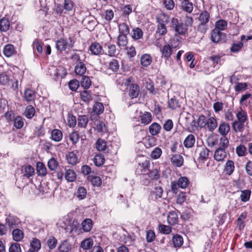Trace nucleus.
<instances>
[{
    "mask_svg": "<svg viewBox=\"0 0 252 252\" xmlns=\"http://www.w3.org/2000/svg\"><path fill=\"white\" fill-rule=\"evenodd\" d=\"M169 27L180 35L184 34L187 31L186 25L175 17L171 19Z\"/></svg>",
    "mask_w": 252,
    "mask_h": 252,
    "instance_id": "1",
    "label": "nucleus"
},
{
    "mask_svg": "<svg viewBox=\"0 0 252 252\" xmlns=\"http://www.w3.org/2000/svg\"><path fill=\"white\" fill-rule=\"evenodd\" d=\"M210 150L204 145L197 146L195 153L198 155V160L204 162L208 158Z\"/></svg>",
    "mask_w": 252,
    "mask_h": 252,
    "instance_id": "2",
    "label": "nucleus"
},
{
    "mask_svg": "<svg viewBox=\"0 0 252 252\" xmlns=\"http://www.w3.org/2000/svg\"><path fill=\"white\" fill-rule=\"evenodd\" d=\"M150 165V161L146 160L142 163L138 164L136 172L138 174L142 175L143 177L146 179L148 171H149Z\"/></svg>",
    "mask_w": 252,
    "mask_h": 252,
    "instance_id": "3",
    "label": "nucleus"
},
{
    "mask_svg": "<svg viewBox=\"0 0 252 252\" xmlns=\"http://www.w3.org/2000/svg\"><path fill=\"white\" fill-rule=\"evenodd\" d=\"M89 51L93 55L98 56L103 54L102 46L99 43L94 42L92 43L89 47Z\"/></svg>",
    "mask_w": 252,
    "mask_h": 252,
    "instance_id": "4",
    "label": "nucleus"
},
{
    "mask_svg": "<svg viewBox=\"0 0 252 252\" xmlns=\"http://www.w3.org/2000/svg\"><path fill=\"white\" fill-rule=\"evenodd\" d=\"M227 153L226 150L221 148H217L214 153V159L217 161H222L226 157Z\"/></svg>",
    "mask_w": 252,
    "mask_h": 252,
    "instance_id": "5",
    "label": "nucleus"
},
{
    "mask_svg": "<svg viewBox=\"0 0 252 252\" xmlns=\"http://www.w3.org/2000/svg\"><path fill=\"white\" fill-rule=\"evenodd\" d=\"M158 24L165 25L168 23H170L171 19L169 15L164 13L159 14L156 18Z\"/></svg>",
    "mask_w": 252,
    "mask_h": 252,
    "instance_id": "6",
    "label": "nucleus"
},
{
    "mask_svg": "<svg viewBox=\"0 0 252 252\" xmlns=\"http://www.w3.org/2000/svg\"><path fill=\"white\" fill-rule=\"evenodd\" d=\"M171 161L172 164L177 167H181L184 163V158L182 156L179 154L171 155Z\"/></svg>",
    "mask_w": 252,
    "mask_h": 252,
    "instance_id": "7",
    "label": "nucleus"
},
{
    "mask_svg": "<svg viewBox=\"0 0 252 252\" xmlns=\"http://www.w3.org/2000/svg\"><path fill=\"white\" fill-rule=\"evenodd\" d=\"M87 190L83 186H79L75 192L74 195L79 200H83L86 197Z\"/></svg>",
    "mask_w": 252,
    "mask_h": 252,
    "instance_id": "8",
    "label": "nucleus"
},
{
    "mask_svg": "<svg viewBox=\"0 0 252 252\" xmlns=\"http://www.w3.org/2000/svg\"><path fill=\"white\" fill-rule=\"evenodd\" d=\"M23 96L27 101L32 102L34 100L36 95L34 91L28 89L25 90Z\"/></svg>",
    "mask_w": 252,
    "mask_h": 252,
    "instance_id": "9",
    "label": "nucleus"
},
{
    "mask_svg": "<svg viewBox=\"0 0 252 252\" xmlns=\"http://www.w3.org/2000/svg\"><path fill=\"white\" fill-rule=\"evenodd\" d=\"M224 37V35L217 29H214L212 32L211 39L213 42L218 43L223 39L222 37Z\"/></svg>",
    "mask_w": 252,
    "mask_h": 252,
    "instance_id": "10",
    "label": "nucleus"
},
{
    "mask_svg": "<svg viewBox=\"0 0 252 252\" xmlns=\"http://www.w3.org/2000/svg\"><path fill=\"white\" fill-rule=\"evenodd\" d=\"M230 129L229 125L225 122H222L219 126L218 131L222 136H226L229 133Z\"/></svg>",
    "mask_w": 252,
    "mask_h": 252,
    "instance_id": "11",
    "label": "nucleus"
},
{
    "mask_svg": "<svg viewBox=\"0 0 252 252\" xmlns=\"http://www.w3.org/2000/svg\"><path fill=\"white\" fill-rule=\"evenodd\" d=\"M63 132L59 129H54L51 132V139L55 142H60L63 139Z\"/></svg>",
    "mask_w": 252,
    "mask_h": 252,
    "instance_id": "12",
    "label": "nucleus"
},
{
    "mask_svg": "<svg viewBox=\"0 0 252 252\" xmlns=\"http://www.w3.org/2000/svg\"><path fill=\"white\" fill-rule=\"evenodd\" d=\"M172 42L173 41L171 40L170 42L171 46L169 44L165 45L161 50L162 56L167 59H168L170 57L172 53V48L173 46L172 44Z\"/></svg>",
    "mask_w": 252,
    "mask_h": 252,
    "instance_id": "13",
    "label": "nucleus"
},
{
    "mask_svg": "<svg viewBox=\"0 0 252 252\" xmlns=\"http://www.w3.org/2000/svg\"><path fill=\"white\" fill-rule=\"evenodd\" d=\"M195 142V136L192 134L188 135L184 141V145L187 148H192Z\"/></svg>",
    "mask_w": 252,
    "mask_h": 252,
    "instance_id": "14",
    "label": "nucleus"
},
{
    "mask_svg": "<svg viewBox=\"0 0 252 252\" xmlns=\"http://www.w3.org/2000/svg\"><path fill=\"white\" fill-rule=\"evenodd\" d=\"M161 129L160 125L158 123L155 122L150 126L149 131L152 136H156L160 133Z\"/></svg>",
    "mask_w": 252,
    "mask_h": 252,
    "instance_id": "15",
    "label": "nucleus"
},
{
    "mask_svg": "<svg viewBox=\"0 0 252 252\" xmlns=\"http://www.w3.org/2000/svg\"><path fill=\"white\" fill-rule=\"evenodd\" d=\"M152 62V58L150 55L145 54L140 58V63L143 67H146L149 66Z\"/></svg>",
    "mask_w": 252,
    "mask_h": 252,
    "instance_id": "16",
    "label": "nucleus"
},
{
    "mask_svg": "<svg viewBox=\"0 0 252 252\" xmlns=\"http://www.w3.org/2000/svg\"><path fill=\"white\" fill-rule=\"evenodd\" d=\"M139 87L135 84H131L130 86L129 95L131 98H136L139 94Z\"/></svg>",
    "mask_w": 252,
    "mask_h": 252,
    "instance_id": "17",
    "label": "nucleus"
},
{
    "mask_svg": "<svg viewBox=\"0 0 252 252\" xmlns=\"http://www.w3.org/2000/svg\"><path fill=\"white\" fill-rule=\"evenodd\" d=\"M86 71L85 64L82 62L77 63L75 66V72L77 75L82 76Z\"/></svg>",
    "mask_w": 252,
    "mask_h": 252,
    "instance_id": "18",
    "label": "nucleus"
},
{
    "mask_svg": "<svg viewBox=\"0 0 252 252\" xmlns=\"http://www.w3.org/2000/svg\"><path fill=\"white\" fill-rule=\"evenodd\" d=\"M10 27V23L8 19L5 17L0 20V32H6Z\"/></svg>",
    "mask_w": 252,
    "mask_h": 252,
    "instance_id": "19",
    "label": "nucleus"
},
{
    "mask_svg": "<svg viewBox=\"0 0 252 252\" xmlns=\"http://www.w3.org/2000/svg\"><path fill=\"white\" fill-rule=\"evenodd\" d=\"M66 158L69 164L75 165L78 162V157L74 152L68 153L66 155Z\"/></svg>",
    "mask_w": 252,
    "mask_h": 252,
    "instance_id": "20",
    "label": "nucleus"
},
{
    "mask_svg": "<svg viewBox=\"0 0 252 252\" xmlns=\"http://www.w3.org/2000/svg\"><path fill=\"white\" fill-rule=\"evenodd\" d=\"M167 221L171 225H174L178 222V217L175 211L169 212L167 216Z\"/></svg>",
    "mask_w": 252,
    "mask_h": 252,
    "instance_id": "21",
    "label": "nucleus"
},
{
    "mask_svg": "<svg viewBox=\"0 0 252 252\" xmlns=\"http://www.w3.org/2000/svg\"><path fill=\"white\" fill-rule=\"evenodd\" d=\"M181 8L188 13H191L193 9V4L189 0H184L181 3Z\"/></svg>",
    "mask_w": 252,
    "mask_h": 252,
    "instance_id": "22",
    "label": "nucleus"
},
{
    "mask_svg": "<svg viewBox=\"0 0 252 252\" xmlns=\"http://www.w3.org/2000/svg\"><path fill=\"white\" fill-rule=\"evenodd\" d=\"M64 177L66 180L68 182H74L76 178V173L72 169H65Z\"/></svg>",
    "mask_w": 252,
    "mask_h": 252,
    "instance_id": "23",
    "label": "nucleus"
},
{
    "mask_svg": "<svg viewBox=\"0 0 252 252\" xmlns=\"http://www.w3.org/2000/svg\"><path fill=\"white\" fill-rule=\"evenodd\" d=\"M104 48L107 49V55L110 57H114L116 53V47L114 44L110 43H106L104 45Z\"/></svg>",
    "mask_w": 252,
    "mask_h": 252,
    "instance_id": "24",
    "label": "nucleus"
},
{
    "mask_svg": "<svg viewBox=\"0 0 252 252\" xmlns=\"http://www.w3.org/2000/svg\"><path fill=\"white\" fill-rule=\"evenodd\" d=\"M3 53L7 57H11L15 53V50L14 46L12 44L6 45L4 47Z\"/></svg>",
    "mask_w": 252,
    "mask_h": 252,
    "instance_id": "25",
    "label": "nucleus"
},
{
    "mask_svg": "<svg viewBox=\"0 0 252 252\" xmlns=\"http://www.w3.org/2000/svg\"><path fill=\"white\" fill-rule=\"evenodd\" d=\"M12 236L14 241L19 242L23 239L24 233L22 230L16 228L13 230Z\"/></svg>",
    "mask_w": 252,
    "mask_h": 252,
    "instance_id": "26",
    "label": "nucleus"
},
{
    "mask_svg": "<svg viewBox=\"0 0 252 252\" xmlns=\"http://www.w3.org/2000/svg\"><path fill=\"white\" fill-rule=\"evenodd\" d=\"M6 223L10 227L13 228L19 222V219L15 216L9 215L5 220Z\"/></svg>",
    "mask_w": 252,
    "mask_h": 252,
    "instance_id": "27",
    "label": "nucleus"
},
{
    "mask_svg": "<svg viewBox=\"0 0 252 252\" xmlns=\"http://www.w3.org/2000/svg\"><path fill=\"white\" fill-rule=\"evenodd\" d=\"M37 173L39 176H45L47 174V169L45 165L41 162L36 163Z\"/></svg>",
    "mask_w": 252,
    "mask_h": 252,
    "instance_id": "28",
    "label": "nucleus"
},
{
    "mask_svg": "<svg viewBox=\"0 0 252 252\" xmlns=\"http://www.w3.org/2000/svg\"><path fill=\"white\" fill-rule=\"evenodd\" d=\"M232 127L235 132H242L244 129V123L234 121L232 124Z\"/></svg>",
    "mask_w": 252,
    "mask_h": 252,
    "instance_id": "29",
    "label": "nucleus"
},
{
    "mask_svg": "<svg viewBox=\"0 0 252 252\" xmlns=\"http://www.w3.org/2000/svg\"><path fill=\"white\" fill-rule=\"evenodd\" d=\"M67 45V42L65 39L60 38L56 42V48L58 51H60V52H61L66 49Z\"/></svg>",
    "mask_w": 252,
    "mask_h": 252,
    "instance_id": "30",
    "label": "nucleus"
},
{
    "mask_svg": "<svg viewBox=\"0 0 252 252\" xmlns=\"http://www.w3.org/2000/svg\"><path fill=\"white\" fill-rule=\"evenodd\" d=\"M83 230L85 232H89L93 227V221L90 219H85L81 224Z\"/></svg>",
    "mask_w": 252,
    "mask_h": 252,
    "instance_id": "31",
    "label": "nucleus"
},
{
    "mask_svg": "<svg viewBox=\"0 0 252 252\" xmlns=\"http://www.w3.org/2000/svg\"><path fill=\"white\" fill-rule=\"evenodd\" d=\"M183 238L179 234L175 235L172 238V243L175 248H180L183 244Z\"/></svg>",
    "mask_w": 252,
    "mask_h": 252,
    "instance_id": "32",
    "label": "nucleus"
},
{
    "mask_svg": "<svg viewBox=\"0 0 252 252\" xmlns=\"http://www.w3.org/2000/svg\"><path fill=\"white\" fill-rule=\"evenodd\" d=\"M80 95L81 100L86 103H88L92 100V94L90 91L87 90L82 92Z\"/></svg>",
    "mask_w": 252,
    "mask_h": 252,
    "instance_id": "33",
    "label": "nucleus"
},
{
    "mask_svg": "<svg viewBox=\"0 0 252 252\" xmlns=\"http://www.w3.org/2000/svg\"><path fill=\"white\" fill-rule=\"evenodd\" d=\"M237 121L245 123L248 120V115L247 112L242 109L236 114Z\"/></svg>",
    "mask_w": 252,
    "mask_h": 252,
    "instance_id": "34",
    "label": "nucleus"
},
{
    "mask_svg": "<svg viewBox=\"0 0 252 252\" xmlns=\"http://www.w3.org/2000/svg\"><path fill=\"white\" fill-rule=\"evenodd\" d=\"M235 168L234 163L232 160H228L225 163L224 171L226 172V174L228 175H231Z\"/></svg>",
    "mask_w": 252,
    "mask_h": 252,
    "instance_id": "35",
    "label": "nucleus"
},
{
    "mask_svg": "<svg viewBox=\"0 0 252 252\" xmlns=\"http://www.w3.org/2000/svg\"><path fill=\"white\" fill-rule=\"evenodd\" d=\"M94 125L95 126V129L97 132L104 133L107 131V127L103 122L96 121L94 122Z\"/></svg>",
    "mask_w": 252,
    "mask_h": 252,
    "instance_id": "36",
    "label": "nucleus"
},
{
    "mask_svg": "<svg viewBox=\"0 0 252 252\" xmlns=\"http://www.w3.org/2000/svg\"><path fill=\"white\" fill-rule=\"evenodd\" d=\"M189 184V181L186 177H181L177 181V185L179 188L186 189Z\"/></svg>",
    "mask_w": 252,
    "mask_h": 252,
    "instance_id": "37",
    "label": "nucleus"
},
{
    "mask_svg": "<svg viewBox=\"0 0 252 252\" xmlns=\"http://www.w3.org/2000/svg\"><path fill=\"white\" fill-rule=\"evenodd\" d=\"M207 128L210 131H214L217 127V122L214 117H211L208 119Z\"/></svg>",
    "mask_w": 252,
    "mask_h": 252,
    "instance_id": "38",
    "label": "nucleus"
},
{
    "mask_svg": "<svg viewBox=\"0 0 252 252\" xmlns=\"http://www.w3.org/2000/svg\"><path fill=\"white\" fill-rule=\"evenodd\" d=\"M9 76L5 72L0 73V85L7 86L9 85Z\"/></svg>",
    "mask_w": 252,
    "mask_h": 252,
    "instance_id": "39",
    "label": "nucleus"
},
{
    "mask_svg": "<svg viewBox=\"0 0 252 252\" xmlns=\"http://www.w3.org/2000/svg\"><path fill=\"white\" fill-rule=\"evenodd\" d=\"M35 113V109L32 105H28L26 107L24 114L28 119H32Z\"/></svg>",
    "mask_w": 252,
    "mask_h": 252,
    "instance_id": "40",
    "label": "nucleus"
},
{
    "mask_svg": "<svg viewBox=\"0 0 252 252\" xmlns=\"http://www.w3.org/2000/svg\"><path fill=\"white\" fill-rule=\"evenodd\" d=\"M104 111L103 104L101 102H96L93 108V112L96 115H100Z\"/></svg>",
    "mask_w": 252,
    "mask_h": 252,
    "instance_id": "41",
    "label": "nucleus"
},
{
    "mask_svg": "<svg viewBox=\"0 0 252 252\" xmlns=\"http://www.w3.org/2000/svg\"><path fill=\"white\" fill-rule=\"evenodd\" d=\"M77 120L78 126L85 128L88 124L89 119L87 116L82 115L79 116Z\"/></svg>",
    "mask_w": 252,
    "mask_h": 252,
    "instance_id": "42",
    "label": "nucleus"
},
{
    "mask_svg": "<svg viewBox=\"0 0 252 252\" xmlns=\"http://www.w3.org/2000/svg\"><path fill=\"white\" fill-rule=\"evenodd\" d=\"M141 123L146 125L152 121V115L150 112H146L140 116Z\"/></svg>",
    "mask_w": 252,
    "mask_h": 252,
    "instance_id": "43",
    "label": "nucleus"
},
{
    "mask_svg": "<svg viewBox=\"0 0 252 252\" xmlns=\"http://www.w3.org/2000/svg\"><path fill=\"white\" fill-rule=\"evenodd\" d=\"M210 14L207 11H203L200 14L199 18L200 24H206L209 20Z\"/></svg>",
    "mask_w": 252,
    "mask_h": 252,
    "instance_id": "44",
    "label": "nucleus"
},
{
    "mask_svg": "<svg viewBox=\"0 0 252 252\" xmlns=\"http://www.w3.org/2000/svg\"><path fill=\"white\" fill-rule=\"evenodd\" d=\"M229 141L228 138L226 136H222L220 139L219 147L221 149L226 150L228 147Z\"/></svg>",
    "mask_w": 252,
    "mask_h": 252,
    "instance_id": "45",
    "label": "nucleus"
},
{
    "mask_svg": "<svg viewBox=\"0 0 252 252\" xmlns=\"http://www.w3.org/2000/svg\"><path fill=\"white\" fill-rule=\"evenodd\" d=\"M93 245V241L91 238L86 239L82 241L80 244V247L83 250L90 249Z\"/></svg>",
    "mask_w": 252,
    "mask_h": 252,
    "instance_id": "46",
    "label": "nucleus"
},
{
    "mask_svg": "<svg viewBox=\"0 0 252 252\" xmlns=\"http://www.w3.org/2000/svg\"><path fill=\"white\" fill-rule=\"evenodd\" d=\"M105 158L102 154H97L94 158V162L97 166H100L104 164Z\"/></svg>",
    "mask_w": 252,
    "mask_h": 252,
    "instance_id": "47",
    "label": "nucleus"
},
{
    "mask_svg": "<svg viewBox=\"0 0 252 252\" xmlns=\"http://www.w3.org/2000/svg\"><path fill=\"white\" fill-rule=\"evenodd\" d=\"M24 176L30 178L34 173V169L30 165H26L24 169Z\"/></svg>",
    "mask_w": 252,
    "mask_h": 252,
    "instance_id": "48",
    "label": "nucleus"
},
{
    "mask_svg": "<svg viewBox=\"0 0 252 252\" xmlns=\"http://www.w3.org/2000/svg\"><path fill=\"white\" fill-rule=\"evenodd\" d=\"M159 177L160 174L158 171L156 169H154L151 170L149 169V171H148L146 178L149 177L151 180H158L159 179Z\"/></svg>",
    "mask_w": 252,
    "mask_h": 252,
    "instance_id": "49",
    "label": "nucleus"
},
{
    "mask_svg": "<svg viewBox=\"0 0 252 252\" xmlns=\"http://www.w3.org/2000/svg\"><path fill=\"white\" fill-rule=\"evenodd\" d=\"M88 180H90L94 187H100L102 184L100 177L98 176H89Z\"/></svg>",
    "mask_w": 252,
    "mask_h": 252,
    "instance_id": "50",
    "label": "nucleus"
},
{
    "mask_svg": "<svg viewBox=\"0 0 252 252\" xmlns=\"http://www.w3.org/2000/svg\"><path fill=\"white\" fill-rule=\"evenodd\" d=\"M251 193V191L249 189L242 190L240 194L241 200L244 202L248 201L250 199Z\"/></svg>",
    "mask_w": 252,
    "mask_h": 252,
    "instance_id": "51",
    "label": "nucleus"
},
{
    "mask_svg": "<svg viewBox=\"0 0 252 252\" xmlns=\"http://www.w3.org/2000/svg\"><path fill=\"white\" fill-rule=\"evenodd\" d=\"M159 232L163 234H169L172 231V228L169 225L160 224L158 226Z\"/></svg>",
    "mask_w": 252,
    "mask_h": 252,
    "instance_id": "52",
    "label": "nucleus"
},
{
    "mask_svg": "<svg viewBox=\"0 0 252 252\" xmlns=\"http://www.w3.org/2000/svg\"><path fill=\"white\" fill-rule=\"evenodd\" d=\"M71 245L67 241L63 242L59 247V252H68L71 250Z\"/></svg>",
    "mask_w": 252,
    "mask_h": 252,
    "instance_id": "53",
    "label": "nucleus"
},
{
    "mask_svg": "<svg viewBox=\"0 0 252 252\" xmlns=\"http://www.w3.org/2000/svg\"><path fill=\"white\" fill-rule=\"evenodd\" d=\"M127 44L126 35L120 34L118 37L117 44L120 47H124Z\"/></svg>",
    "mask_w": 252,
    "mask_h": 252,
    "instance_id": "54",
    "label": "nucleus"
},
{
    "mask_svg": "<svg viewBox=\"0 0 252 252\" xmlns=\"http://www.w3.org/2000/svg\"><path fill=\"white\" fill-rule=\"evenodd\" d=\"M109 69L113 72H117L119 69V63L116 59H112L109 63Z\"/></svg>",
    "mask_w": 252,
    "mask_h": 252,
    "instance_id": "55",
    "label": "nucleus"
},
{
    "mask_svg": "<svg viewBox=\"0 0 252 252\" xmlns=\"http://www.w3.org/2000/svg\"><path fill=\"white\" fill-rule=\"evenodd\" d=\"M96 148L99 151L105 150L107 147L106 143L102 139H98L95 144Z\"/></svg>",
    "mask_w": 252,
    "mask_h": 252,
    "instance_id": "56",
    "label": "nucleus"
},
{
    "mask_svg": "<svg viewBox=\"0 0 252 252\" xmlns=\"http://www.w3.org/2000/svg\"><path fill=\"white\" fill-rule=\"evenodd\" d=\"M143 32L141 29L136 28L132 30V37L136 40L139 39L143 36Z\"/></svg>",
    "mask_w": 252,
    "mask_h": 252,
    "instance_id": "57",
    "label": "nucleus"
},
{
    "mask_svg": "<svg viewBox=\"0 0 252 252\" xmlns=\"http://www.w3.org/2000/svg\"><path fill=\"white\" fill-rule=\"evenodd\" d=\"M246 151L247 148L244 145L240 144L236 148V152L239 157L245 156Z\"/></svg>",
    "mask_w": 252,
    "mask_h": 252,
    "instance_id": "58",
    "label": "nucleus"
},
{
    "mask_svg": "<svg viewBox=\"0 0 252 252\" xmlns=\"http://www.w3.org/2000/svg\"><path fill=\"white\" fill-rule=\"evenodd\" d=\"M31 246L34 251H38L41 248V243L39 240L33 238L31 242Z\"/></svg>",
    "mask_w": 252,
    "mask_h": 252,
    "instance_id": "59",
    "label": "nucleus"
},
{
    "mask_svg": "<svg viewBox=\"0 0 252 252\" xmlns=\"http://www.w3.org/2000/svg\"><path fill=\"white\" fill-rule=\"evenodd\" d=\"M79 135L77 131H73L69 134V140L73 145L76 144L79 140Z\"/></svg>",
    "mask_w": 252,
    "mask_h": 252,
    "instance_id": "60",
    "label": "nucleus"
},
{
    "mask_svg": "<svg viewBox=\"0 0 252 252\" xmlns=\"http://www.w3.org/2000/svg\"><path fill=\"white\" fill-rule=\"evenodd\" d=\"M91 80L89 77L86 76L83 77L81 82V85L82 87L85 89H88L91 85Z\"/></svg>",
    "mask_w": 252,
    "mask_h": 252,
    "instance_id": "61",
    "label": "nucleus"
},
{
    "mask_svg": "<svg viewBox=\"0 0 252 252\" xmlns=\"http://www.w3.org/2000/svg\"><path fill=\"white\" fill-rule=\"evenodd\" d=\"M208 119L204 115H201L197 120L198 126L200 128H204L207 126Z\"/></svg>",
    "mask_w": 252,
    "mask_h": 252,
    "instance_id": "62",
    "label": "nucleus"
},
{
    "mask_svg": "<svg viewBox=\"0 0 252 252\" xmlns=\"http://www.w3.org/2000/svg\"><path fill=\"white\" fill-rule=\"evenodd\" d=\"M226 22L224 20H220L216 23V28L215 29H217L219 31H223L226 29Z\"/></svg>",
    "mask_w": 252,
    "mask_h": 252,
    "instance_id": "63",
    "label": "nucleus"
},
{
    "mask_svg": "<svg viewBox=\"0 0 252 252\" xmlns=\"http://www.w3.org/2000/svg\"><path fill=\"white\" fill-rule=\"evenodd\" d=\"M9 252H22L21 246L19 243H12L9 248Z\"/></svg>",
    "mask_w": 252,
    "mask_h": 252,
    "instance_id": "64",
    "label": "nucleus"
}]
</instances>
